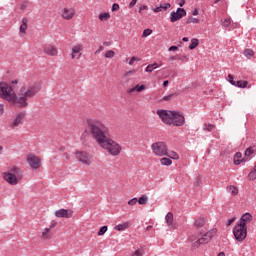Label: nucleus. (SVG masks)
I'll list each match as a JSON object with an SVG mask.
<instances>
[{"label":"nucleus","mask_w":256,"mask_h":256,"mask_svg":"<svg viewBox=\"0 0 256 256\" xmlns=\"http://www.w3.org/2000/svg\"><path fill=\"white\" fill-rule=\"evenodd\" d=\"M87 123L91 137H93L101 149H104L111 157L121 155V144L109 137V128L103 122L98 119H90Z\"/></svg>","instance_id":"nucleus-1"},{"label":"nucleus","mask_w":256,"mask_h":256,"mask_svg":"<svg viewBox=\"0 0 256 256\" xmlns=\"http://www.w3.org/2000/svg\"><path fill=\"white\" fill-rule=\"evenodd\" d=\"M41 91V85L37 82L30 84L28 87H22L18 95L13 90L12 86L5 82L0 83V97L5 101H8L10 105L25 109L29 107V99H33L37 93Z\"/></svg>","instance_id":"nucleus-2"},{"label":"nucleus","mask_w":256,"mask_h":256,"mask_svg":"<svg viewBox=\"0 0 256 256\" xmlns=\"http://www.w3.org/2000/svg\"><path fill=\"white\" fill-rule=\"evenodd\" d=\"M2 177L9 185H17L23 179V170L14 166L10 168L8 172H3Z\"/></svg>","instance_id":"nucleus-3"},{"label":"nucleus","mask_w":256,"mask_h":256,"mask_svg":"<svg viewBox=\"0 0 256 256\" xmlns=\"http://www.w3.org/2000/svg\"><path fill=\"white\" fill-rule=\"evenodd\" d=\"M200 235H202V237L198 238L191 244L192 249H199L201 245H207V243H209V241H211L213 237L217 235V229L213 228L206 233L200 232Z\"/></svg>","instance_id":"nucleus-4"},{"label":"nucleus","mask_w":256,"mask_h":256,"mask_svg":"<svg viewBox=\"0 0 256 256\" xmlns=\"http://www.w3.org/2000/svg\"><path fill=\"white\" fill-rule=\"evenodd\" d=\"M167 144L165 142H154L151 145L152 153L156 157H165L167 155Z\"/></svg>","instance_id":"nucleus-5"},{"label":"nucleus","mask_w":256,"mask_h":256,"mask_svg":"<svg viewBox=\"0 0 256 256\" xmlns=\"http://www.w3.org/2000/svg\"><path fill=\"white\" fill-rule=\"evenodd\" d=\"M233 235H234L236 241H239L240 243L245 241V239H247V226L246 225H236L233 228Z\"/></svg>","instance_id":"nucleus-6"},{"label":"nucleus","mask_w":256,"mask_h":256,"mask_svg":"<svg viewBox=\"0 0 256 256\" xmlns=\"http://www.w3.org/2000/svg\"><path fill=\"white\" fill-rule=\"evenodd\" d=\"M157 115L165 123V125H172L173 123V111L170 110H158Z\"/></svg>","instance_id":"nucleus-7"},{"label":"nucleus","mask_w":256,"mask_h":256,"mask_svg":"<svg viewBox=\"0 0 256 256\" xmlns=\"http://www.w3.org/2000/svg\"><path fill=\"white\" fill-rule=\"evenodd\" d=\"M75 155L76 159H78L80 163H83V165H91V154L87 151H77Z\"/></svg>","instance_id":"nucleus-8"},{"label":"nucleus","mask_w":256,"mask_h":256,"mask_svg":"<svg viewBox=\"0 0 256 256\" xmlns=\"http://www.w3.org/2000/svg\"><path fill=\"white\" fill-rule=\"evenodd\" d=\"M172 125L173 127H183L185 125V116L173 111Z\"/></svg>","instance_id":"nucleus-9"},{"label":"nucleus","mask_w":256,"mask_h":256,"mask_svg":"<svg viewBox=\"0 0 256 256\" xmlns=\"http://www.w3.org/2000/svg\"><path fill=\"white\" fill-rule=\"evenodd\" d=\"M187 15V11L183 8H178L176 12H171L170 14V22L175 23L176 21H179V19H183Z\"/></svg>","instance_id":"nucleus-10"},{"label":"nucleus","mask_w":256,"mask_h":256,"mask_svg":"<svg viewBox=\"0 0 256 256\" xmlns=\"http://www.w3.org/2000/svg\"><path fill=\"white\" fill-rule=\"evenodd\" d=\"M54 215L59 219H71V217H73V210L62 208V209L56 210Z\"/></svg>","instance_id":"nucleus-11"},{"label":"nucleus","mask_w":256,"mask_h":256,"mask_svg":"<svg viewBox=\"0 0 256 256\" xmlns=\"http://www.w3.org/2000/svg\"><path fill=\"white\" fill-rule=\"evenodd\" d=\"M27 162L32 169H39L41 167V159L35 154H29L27 157Z\"/></svg>","instance_id":"nucleus-12"},{"label":"nucleus","mask_w":256,"mask_h":256,"mask_svg":"<svg viewBox=\"0 0 256 256\" xmlns=\"http://www.w3.org/2000/svg\"><path fill=\"white\" fill-rule=\"evenodd\" d=\"M75 10L74 8H64L61 12L62 19H65L66 21H71L73 17H75Z\"/></svg>","instance_id":"nucleus-13"},{"label":"nucleus","mask_w":256,"mask_h":256,"mask_svg":"<svg viewBox=\"0 0 256 256\" xmlns=\"http://www.w3.org/2000/svg\"><path fill=\"white\" fill-rule=\"evenodd\" d=\"M52 229H55V225H50L49 227L44 228L41 233V239H44V241H49V239H52L53 238V234L51 233Z\"/></svg>","instance_id":"nucleus-14"},{"label":"nucleus","mask_w":256,"mask_h":256,"mask_svg":"<svg viewBox=\"0 0 256 256\" xmlns=\"http://www.w3.org/2000/svg\"><path fill=\"white\" fill-rule=\"evenodd\" d=\"M251 221H253V215H251L249 212H246L241 216L240 221L236 223V225H249Z\"/></svg>","instance_id":"nucleus-15"},{"label":"nucleus","mask_w":256,"mask_h":256,"mask_svg":"<svg viewBox=\"0 0 256 256\" xmlns=\"http://www.w3.org/2000/svg\"><path fill=\"white\" fill-rule=\"evenodd\" d=\"M44 53H46V55H49L50 57H55L57 56V48H55V46L53 45H46L44 47Z\"/></svg>","instance_id":"nucleus-16"},{"label":"nucleus","mask_w":256,"mask_h":256,"mask_svg":"<svg viewBox=\"0 0 256 256\" xmlns=\"http://www.w3.org/2000/svg\"><path fill=\"white\" fill-rule=\"evenodd\" d=\"M23 119H25V113L17 114L16 118L12 121L11 127H19L23 123Z\"/></svg>","instance_id":"nucleus-17"},{"label":"nucleus","mask_w":256,"mask_h":256,"mask_svg":"<svg viewBox=\"0 0 256 256\" xmlns=\"http://www.w3.org/2000/svg\"><path fill=\"white\" fill-rule=\"evenodd\" d=\"M83 48V44H75L72 47L71 59H75L77 53H81V51H83Z\"/></svg>","instance_id":"nucleus-18"},{"label":"nucleus","mask_w":256,"mask_h":256,"mask_svg":"<svg viewBox=\"0 0 256 256\" xmlns=\"http://www.w3.org/2000/svg\"><path fill=\"white\" fill-rule=\"evenodd\" d=\"M167 9H171L170 3H164L153 9L154 13H161V11H167Z\"/></svg>","instance_id":"nucleus-19"},{"label":"nucleus","mask_w":256,"mask_h":256,"mask_svg":"<svg viewBox=\"0 0 256 256\" xmlns=\"http://www.w3.org/2000/svg\"><path fill=\"white\" fill-rule=\"evenodd\" d=\"M28 23H29V19L27 18L22 19V24L20 25V33H26Z\"/></svg>","instance_id":"nucleus-20"},{"label":"nucleus","mask_w":256,"mask_h":256,"mask_svg":"<svg viewBox=\"0 0 256 256\" xmlns=\"http://www.w3.org/2000/svg\"><path fill=\"white\" fill-rule=\"evenodd\" d=\"M165 157H169V159L177 160L179 159V154H177V152L175 151H169V149L167 148V154L165 155Z\"/></svg>","instance_id":"nucleus-21"},{"label":"nucleus","mask_w":256,"mask_h":256,"mask_svg":"<svg viewBox=\"0 0 256 256\" xmlns=\"http://www.w3.org/2000/svg\"><path fill=\"white\" fill-rule=\"evenodd\" d=\"M227 192L230 193L231 195H238L239 194V189H237V187L235 186H228L227 188Z\"/></svg>","instance_id":"nucleus-22"},{"label":"nucleus","mask_w":256,"mask_h":256,"mask_svg":"<svg viewBox=\"0 0 256 256\" xmlns=\"http://www.w3.org/2000/svg\"><path fill=\"white\" fill-rule=\"evenodd\" d=\"M161 165L169 167V165L173 164V161L170 158L164 157L160 160Z\"/></svg>","instance_id":"nucleus-23"},{"label":"nucleus","mask_w":256,"mask_h":256,"mask_svg":"<svg viewBox=\"0 0 256 256\" xmlns=\"http://www.w3.org/2000/svg\"><path fill=\"white\" fill-rule=\"evenodd\" d=\"M98 19H100L101 21H109V19H111V14L105 12V13H101L98 16Z\"/></svg>","instance_id":"nucleus-24"},{"label":"nucleus","mask_w":256,"mask_h":256,"mask_svg":"<svg viewBox=\"0 0 256 256\" xmlns=\"http://www.w3.org/2000/svg\"><path fill=\"white\" fill-rule=\"evenodd\" d=\"M146 87L145 85H136L132 89H130V93H133L134 91H138V93H141V91H145Z\"/></svg>","instance_id":"nucleus-25"},{"label":"nucleus","mask_w":256,"mask_h":256,"mask_svg":"<svg viewBox=\"0 0 256 256\" xmlns=\"http://www.w3.org/2000/svg\"><path fill=\"white\" fill-rule=\"evenodd\" d=\"M139 205H147L149 203V197L147 195H143L138 199Z\"/></svg>","instance_id":"nucleus-26"},{"label":"nucleus","mask_w":256,"mask_h":256,"mask_svg":"<svg viewBox=\"0 0 256 256\" xmlns=\"http://www.w3.org/2000/svg\"><path fill=\"white\" fill-rule=\"evenodd\" d=\"M243 55L247 59H251V57H253V55H255V52L252 49H245L243 52Z\"/></svg>","instance_id":"nucleus-27"},{"label":"nucleus","mask_w":256,"mask_h":256,"mask_svg":"<svg viewBox=\"0 0 256 256\" xmlns=\"http://www.w3.org/2000/svg\"><path fill=\"white\" fill-rule=\"evenodd\" d=\"M159 67V65L157 63H153V64H149L145 71L146 73H153V69H157Z\"/></svg>","instance_id":"nucleus-28"},{"label":"nucleus","mask_w":256,"mask_h":256,"mask_svg":"<svg viewBox=\"0 0 256 256\" xmlns=\"http://www.w3.org/2000/svg\"><path fill=\"white\" fill-rule=\"evenodd\" d=\"M199 46V40L197 39V38H193L192 40H191V44L189 45V49L191 50V51H193V49H195L196 47H198Z\"/></svg>","instance_id":"nucleus-29"},{"label":"nucleus","mask_w":256,"mask_h":256,"mask_svg":"<svg viewBox=\"0 0 256 256\" xmlns=\"http://www.w3.org/2000/svg\"><path fill=\"white\" fill-rule=\"evenodd\" d=\"M247 85H249V82L240 80V81H236L235 87H239L240 89H245Z\"/></svg>","instance_id":"nucleus-30"},{"label":"nucleus","mask_w":256,"mask_h":256,"mask_svg":"<svg viewBox=\"0 0 256 256\" xmlns=\"http://www.w3.org/2000/svg\"><path fill=\"white\" fill-rule=\"evenodd\" d=\"M165 221L167 225H171L173 223V213L168 212L167 215L165 216Z\"/></svg>","instance_id":"nucleus-31"},{"label":"nucleus","mask_w":256,"mask_h":256,"mask_svg":"<svg viewBox=\"0 0 256 256\" xmlns=\"http://www.w3.org/2000/svg\"><path fill=\"white\" fill-rule=\"evenodd\" d=\"M104 57L106 59H113V57H115V51L113 50H108L105 54Z\"/></svg>","instance_id":"nucleus-32"},{"label":"nucleus","mask_w":256,"mask_h":256,"mask_svg":"<svg viewBox=\"0 0 256 256\" xmlns=\"http://www.w3.org/2000/svg\"><path fill=\"white\" fill-rule=\"evenodd\" d=\"M205 223H207V219H205V217H202L199 220H196L194 222V225H205Z\"/></svg>","instance_id":"nucleus-33"},{"label":"nucleus","mask_w":256,"mask_h":256,"mask_svg":"<svg viewBox=\"0 0 256 256\" xmlns=\"http://www.w3.org/2000/svg\"><path fill=\"white\" fill-rule=\"evenodd\" d=\"M128 228H129V226H127V225H116L114 227L115 231H125V229H128Z\"/></svg>","instance_id":"nucleus-34"},{"label":"nucleus","mask_w":256,"mask_h":256,"mask_svg":"<svg viewBox=\"0 0 256 256\" xmlns=\"http://www.w3.org/2000/svg\"><path fill=\"white\" fill-rule=\"evenodd\" d=\"M151 33H153V30L147 28L143 31V34H142V37L145 38V37H149V35H151Z\"/></svg>","instance_id":"nucleus-35"},{"label":"nucleus","mask_w":256,"mask_h":256,"mask_svg":"<svg viewBox=\"0 0 256 256\" xmlns=\"http://www.w3.org/2000/svg\"><path fill=\"white\" fill-rule=\"evenodd\" d=\"M228 81L230 84H232L234 87L237 85V81L233 78V75L229 74L228 75Z\"/></svg>","instance_id":"nucleus-36"},{"label":"nucleus","mask_w":256,"mask_h":256,"mask_svg":"<svg viewBox=\"0 0 256 256\" xmlns=\"http://www.w3.org/2000/svg\"><path fill=\"white\" fill-rule=\"evenodd\" d=\"M214 127H215V125H213V124H204L203 130L211 131Z\"/></svg>","instance_id":"nucleus-37"},{"label":"nucleus","mask_w":256,"mask_h":256,"mask_svg":"<svg viewBox=\"0 0 256 256\" xmlns=\"http://www.w3.org/2000/svg\"><path fill=\"white\" fill-rule=\"evenodd\" d=\"M186 23L187 25H189L190 23H199V19L190 17L187 19Z\"/></svg>","instance_id":"nucleus-38"},{"label":"nucleus","mask_w":256,"mask_h":256,"mask_svg":"<svg viewBox=\"0 0 256 256\" xmlns=\"http://www.w3.org/2000/svg\"><path fill=\"white\" fill-rule=\"evenodd\" d=\"M231 25V19L226 18L224 21H222V27H229Z\"/></svg>","instance_id":"nucleus-39"},{"label":"nucleus","mask_w":256,"mask_h":256,"mask_svg":"<svg viewBox=\"0 0 256 256\" xmlns=\"http://www.w3.org/2000/svg\"><path fill=\"white\" fill-rule=\"evenodd\" d=\"M255 153V151L251 148H247L245 151V156L246 157H251V155H253Z\"/></svg>","instance_id":"nucleus-40"},{"label":"nucleus","mask_w":256,"mask_h":256,"mask_svg":"<svg viewBox=\"0 0 256 256\" xmlns=\"http://www.w3.org/2000/svg\"><path fill=\"white\" fill-rule=\"evenodd\" d=\"M107 226H102L99 231H98V235L101 236L103 235L104 233H107Z\"/></svg>","instance_id":"nucleus-41"},{"label":"nucleus","mask_w":256,"mask_h":256,"mask_svg":"<svg viewBox=\"0 0 256 256\" xmlns=\"http://www.w3.org/2000/svg\"><path fill=\"white\" fill-rule=\"evenodd\" d=\"M135 61H141V58L133 56V57L129 60L128 65H133V63H135Z\"/></svg>","instance_id":"nucleus-42"},{"label":"nucleus","mask_w":256,"mask_h":256,"mask_svg":"<svg viewBox=\"0 0 256 256\" xmlns=\"http://www.w3.org/2000/svg\"><path fill=\"white\" fill-rule=\"evenodd\" d=\"M137 203H138V199L137 198H132V199H130L128 201V205H131V206L137 205Z\"/></svg>","instance_id":"nucleus-43"},{"label":"nucleus","mask_w":256,"mask_h":256,"mask_svg":"<svg viewBox=\"0 0 256 256\" xmlns=\"http://www.w3.org/2000/svg\"><path fill=\"white\" fill-rule=\"evenodd\" d=\"M89 137V133L87 131H84L81 135V141H85Z\"/></svg>","instance_id":"nucleus-44"},{"label":"nucleus","mask_w":256,"mask_h":256,"mask_svg":"<svg viewBox=\"0 0 256 256\" xmlns=\"http://www.w3.org/2000/svg\"><path fill=\"white\" fill-rule=\"evenodd\" d=\"M199 238L197 237V236H195V235H192V236H190L189 238H188V240H189V242L190 243H193L194 241H197Z\"/></svg>","instance_id":"nucleus-45"},{"label":"nucleus","mask_w":256,"mask_h":256,"mask_svg":"<svg viewBox=\"0 0 256 256\" xmlns=\"http://www.w3.org/2000/svg\"><path fill=\"white\" fill-rule=\"evenodd\" d=\"M171 99H173V94H169L163 97V101H171Z\"/></svg>","instance_id":"nucleus-46"},{"label":"nucleus","mask_w":256,"mask_h":256,"mask_svg":"<svg viewBox=\"0 0 256 256\" xmlns=\"http://www.w3.org/2000/svg\"><path fill=\"white\" fill-rule=\"evenodd\" d=\"M236 219H237L236 217L230 218V219L228 220V222L226 223V225H233V223H235V220H236Z\"/></svg>","instance_id":"nucleus-47"},{"label":"nucleus","mask_w":256,"mask_h":256,"mask_svg":"<svg viewBox=\"0 0 256 256\" xmlns=\"http://www.w3.org/2000/svg\"><path fill=\"white\" fill-rule=\"evenodd\" d=\"M112 11H113V12L119 11V4L114 3V4L112 5Z\"/></svg>","instance_id":"nucleus-48"},{"label":"nucleus","mask_w":256,"mask_h":256,"mask_svg":"<svg viewBox=\"0 0 256 256\" xmlns=\"http://www.w3.org/2000/svg\"><path fill=\"white\" fill-rule=\"evenodd\" d=\"M135 5H137V0H132L130 3H129V8H133L135 7Z\"/></svg>","instance_id":"nucleus-49"},{"label":"nucleus","mask_w":256,"mask_h":256,"mask_svg":"<svg viewBox=\"0 0 256 256\" xmlns=\"http://www.w3.org/2000/svg\"><path fill=\"white\" fill-rule=\"evenodd\" d=\"M105 47L99 46L98 50L95 51V55L101 53V51H104Z\"/></svg>","instance_id":"nucleus-50"},{"label":"nucleus","mask_w":256,"mask_h":256,"mask_svg":"<svg viewBox=\"0 0 256 256\" xmlns=\"http://www.w3.org/2000/svg\"><path fill=\"white\" fill-rule=\"evenodd\" d=\"M243 163V160L241 159H234V165H241Z\"/></svg>","instance_id":"nucleus-51"},{"label":"nucleus","mask_w":256,"mask_h":256,"mask_svg":"<svg viewBox=\"0 0 256 256\" xmlns=\"http://www.w3.org/2000/svg\"><path fill=\"white\" fill-rule=\"evenodd\" d=\"M149 9V7H147V5H143L142 7H140L139 9V13H141V11H147Z\"/></svg>","instance_id":"nucleus-52"},{"label":"nucleus","mask_w":256,"mask_h":256,"mask_svg":"<svg viewBox=\"0 0 256 256\" xmlns=\"http://www.w3.org/2000/svg\"><path fill=\"white\" fill-rule=\"evenodd\" d=\"M104 47H111L113 45L112 42H103Z\"/></svg>","instance_id":"nucleus-53"},{"label":"nucleus","mask_w":256,"mask_h":256,"mask_svg":"<svg viewBox=\"0 0 256 256\" xmlns=\"http://www.w3.org/2000/svg\"><path fill=\"white\" fill-rule=\"evenodd\" d=\"M177 46H171L169 47L168 51H177Z\"/></svg>","instance_id":"nucleus-54"},{"label":"nucleus","mask_w":256,"mask_h":256,"mask_svg":"<svg viewBox=\"0 0 256 256\" xmlns=\"http://www.w3.org/2000/svg\"><path fill=\"white\" fill-rule=\"evenodd\" d=\"M192 15H194V16L199 15V10H197V8L194 9V10L192 11Z\"/></svg>","instance_id":"nucleus-55"},{"label":"nucleus","mask_w":256,"mask_h":256,"mask_svg":"<svg viewBox=\"0 0 256 256\" xmlns=\"http://www.w3.org/2000/svg\"><path fill=\"white\" fill-rule=\"evenodd\" d=\"M4 107L3 104H0V115H3Z\"/></svg>","instance_id":"nucleus-56"},{"label":"nucleus","mask_w":256,"mask_h":256,"mask_svg":"<svg viewBox=\"0 0 256 256\" xmlns=\"http://www.w3.org/2000/svg\"><path fill=\"white\" fill-rule=\"evenodd\" d=\"M169 86V80H165L163 82V87H168Z\"/></svg>","instance_id":"nucleus-57"},{"label":"nucleus","mask_w":256,"mask_h":256,"mask_svg":"<svg viewBox=\"0 0 256 256\" xmlns=\"http://www.w3.org/2000/svg\"><path fill=\"white\" fill-rule=\"evenodd\" d=\"M195 185H196V187H199V185H201V179L198 178V179L196 180Z\"/></svg>","instance_id":"nucleus-58"},{"label":"nucleus","mask_w":256,"mask_h":256,"mask_svg":"<svg viewBox=\"0 0 256 256\" xmlns=\"http://www.w3.org/2000/svg\"><path fill=\"white\" fill-rule=\"evenodd\" d=\"M132 73H137V70H130L126 73V75H132Z\"/></svg>","instance_id":"nucleus-59"},{"label":"nucleus","mask_w":256,"mask_h":256,"mask_svg":"<svg viewBox=\"0 0 256 256\" xmlns=\"http://www.w3.org/2000/svg\"><path fill=\"white\" fill-rule=\"evenodd\" d=\"M235 157H236L237 159H241V157H242L241 152L236 153Z\"/></svg>","instance_id":"nucleus-60"},{"label":"nucleus","mask_w":256,"mask_h":256,"mask_svg":"<svg viewBox=\"0 0 256 256\" xmlns=\"http://www.w3.org/2000/svg\"><path fill=\"white\" fill-rule=\"evenodd\" d=\"M179 5L180 7H183V5H185V0H180Z\"/></svg>","instance_id":"nucleus-61"},{"label":"nucleus","mask_w":256,"mask_h":256,"mask_svg":"<svg viewBox=\"0 0 256 256\" xmlns=\"http://www.w3.org/2000/svg\"><path fill=\"white\" fill-rule=\"evenodd\" d=\"M170 61H177V56H171Z\"/></svg>","instance_id":"nucleus-62"},{"label":"nucleus","mask_w":256,"mask_h":256,"mask_svg":"<svg viewBox=\"0 0 256 256\" xmlns=\"http://www.w3.org/2000/svg\"><path fill=\"white\" fill-rule=\"evenodd\" d=\"M182 41H184V43H187V41H189V38L184 37V38H182Z\"/></svg>","instance_id":"nucleus-63"},{"label":"nucleus","mask_w":256,"mask_h":256,"mask_svg":"<svg viewBox=\"0 0 256 256\" xmlns=\"http://www.w3.org/2000/svg\"><path fill=\"white\" fill-rule=\"evenodd\" d=\"M217 256H225V252H220Z\"/></svg>","instance_id":"nucleus-64"}]
</instances>
